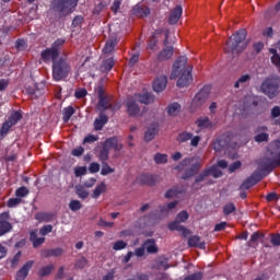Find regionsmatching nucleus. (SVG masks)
Wrapping results in <instances>:
<instances>
[{"label":"nucleus","instance_id":"7","mask_svg":"<svg viewBox=\"0 0 280 280\" xmlns=\"http://www.w3.org/2000/svg\"><path fill=\"white\" fill-rule=\"evenodd\" d=\"M110 150H114L115 152H121L124 150V144L117 140V138H109L103 143V148L100 151L98 159L102 161V163H105V161L108 159V154H110Z\"/></svg>","mask_w":280,"mask_h":280},{"label":"nucleus","instance_id":"43","mask_svg":"<svg viewBox=\"0 0 280 280\" xmlns=\"http://www.w3.org/2000/svg\"><path fill=\"white\" fill-rule=\"evenodd\" d=\"M115 173V168L110 167L107 163L103 162V166L101 170L102 176H108V174Z\"/></svg>","mask_w":280,"mask_h":280},{"label":"nucleus","instance_id":"20","mask_svg":"<svg viewBox=\"0 0 280 280\" xmlns=\"http://www.w3.org/2000/svg\"><path fill=\"white\" fill-rule=\"evenodd\" d=\"M141 112V108H139V105H137V101L133 98H128L127 101V113L130 117H135L139 115Z\"/></svg>","mask_w":280,"mask_h":280},{"label":"nucleus","instance_id":"19","mask_svg":"<svg viewBox=\"0 0 280 280\" xmlns=\"http://www.w3.org/2000/svg\"><path fill=\"white\" fill-rule=\"evenodd\" d=\"M163 36L165 37V31H163V28L156 30L149 40L148 48L154 49V47H156V43H159Z\"/></svg>","mask_w":280,"mask_h":280},{"label":"nucleus","instance_id":"15","mask_svg":"<svg viewBox=\"0 0 280 280\" xmlns=\"http://www.w3.org/2000/svg\"><path fill=\"white\" fill-rule=\"evenodd\" d=\"M137 183L139 185H149V187H154L159 183V177L152 174H140L137 177Z\"/></svg>","mask_w":280,"mask_h":280},{"label":"nucleus","instance_id":"23","mask_svg":"<svg viewBox=\"0 0 280 280\" xmlns=\"http://www.w3.org/2000/svg\"><path fill=\"white\" fill-rule=\"evenodd\" d=\"M135 100L136 102H140V104H152L154 102V95L151 93L136 94Z\"/></svg>","mask_w":280,"mask_h":280},{"label":"nucleus","instance_id":"41","mask_svg":"<svg viewBox=\"0 0 280 280\" xmlns=\"http://www.w3.org/2000/svg\"><path fill=\"white\" fill-rule=\"evenodd\" d=\"M73 113H75V109H73V107L69 106V107L65 108V112H63L65 124H67V121H69V119H71V117H73Z\"/></svg>","mask_w":280,"mask_h":280},{"label":"nucleus","instance_id":"34","mask_svg":"<svg viewBox=\"0 0 280 280\" xmlns=\"http://www.w3.org/2000/svg\"><path fill=\"white\" fill-rule=\"evenodd\" d=\"M167 113L171 115V117L176 116L178 113H180V105L178 103L171 104L168 106Z\"/></svg>","mask_w":280,"mask_h":280},{"label":"nucleus","instance_id":"36","mask_svg":"<svg viewBox=\"0 0 280 280\" xmlns=\"http://www.w3.org/2000/svg\"><path fill=\"white\" fill-rule=\"evenodd\" d=\"M154 162L158 165H163V164L167 163V154H165V153H156L154 155Z\"/></svg>","mask_w":280,"mask_h":280},{"label":"nucleus","instance_id":"61","mask_svg":"<svg viewBox=\"0 0 280 280\" xmlns=\"http://www.w3.org/2000/svg\"><path fill=\"white\" fill-rule=\"evenodd\" d=\"M207 176H209V171L205 170L199 176L196 177V185L197 183H202V180H205V178H207Z\"/></svg>","mask_w":280,"mask_h":280},{"label":"nucleus","instance_id":"52","mask_svg":"<svg viewBox=\"0 0 280 280\" xmlns=\"http://www.w3.org/2000/svg\"><path fill=\"white\" fill-rule=\"evenodd\" d=\"M98 226H102L103 229H113L115 226L114 222H107L104 219H100Z\"/></svg>","mask_w":280,"mask_h":280},{"label":"nucleus","instance_id":"10","mask_svg":"<svg viewBox=\"0 0 280 280\" xmlns=\"http://www.w3.org/2000/svg\"><path fill=\"white\" fill-rule=\"evenodd\" d=\"M97 95H98V104H97L98 110L110 109V110H113V113H115V110H117L115 108V106H113V103L110 102V96L106 95V92H104V89L98 88Z\"/></svg>","mask_w":280,"mask_h":280},{"label":"nucleus","instance_id":"11","mask_svg":"<svg viewBox=\"0 0 280 280\" xmlns=\"http://www.w3.org/2000/svg\"><path fill=\"white\" fill-rule=\"evenodd\" d=\"M170 38V31H165L164 32V47L158 55V60L160 62H165V60H170V58H172V56H174V47L172 46H167L170 45L168 42Z\"/></svg>","mask_w":280,"mask_h":280},{"label":"nucleus","instance_id":"1","mask_svg":"<svg viewBox=\"0 0 280 280\" xmlns=\"http://www.w3.org/2000/svg\"><path fill=\"white\" fill-rule=\"evenodd\" d=\"M194 67L187 65V57L180 56L178 57L171 72V80H177V86L179 89H185V86H189L191 82H194V77L191 75Z\"/></svg>","mask_w":280,"mask_h":280},{"label":"nucleus","instance_id":"32","mask_svg":"<svg viewBox=\"0 0 280 280\" xmlns=\"http://www.w3.org/2000/svg\"><path fill=\"white\" fill-rule=\"evenodd\" d=\"M248 82H250L249 74H244L234 83V89H244Z\"/></svg>","mask_w":280,"mask_h":280},{"label":"nucleus","instance_id":"6","mask_svg":"<svg viewBox=\"0 0 280 280\" xmlns=\"http://www.w3.org/2000/svg\"><path fill=\"white\" fill-rule=\"evenodd\" d=\"M177 170H179V172H184L183 178L185 180L187 178H191V176L200 170V163L194 158H188L180 162Z\"/></svg>","mask_w":280,"mask_h":280},{"label":"nucleus","instance_id":"18","mask_svg":"<svg viewBox=\"0 0 280 280\" xmlns=\"http://www.w3.org/2000/svg\"><path fill=\"white\" fill-rule=\"evenodd\" d=\"M166 86H167V77L165 75L159 77L153 82V91H155V93H161L162 91H165Z\"/></svg>","mask_w":280,"mask_h":280},{"label":"nucleus","instance_id":"40","mask_svg":"<svg viewBox=\"0 0 280 280\" xmlns=\"http://www.w3.org/2000/svg\"><path fill=\"white\" fill-rule=\"evenodd\" d=\"M22 115H21V113H19V112H14L10 117H9V122H11L12 124V126H16V124H19V121H21V119H22Z\"/></svg>","mask_w":280,"mask_h":280},{"label":"nucleus","instance_id":"16","mask_svg":"<svg viewBox=\"0 0 280 280\" xmlns=\"http://www.w3.org/2000/svg\"><path fill=\"white\" fill-rule=\"evenodd\" d=\"M159 135V122H151L145 131H144V141L150 143V141H154V138Z\"/></svg>","mask_w":280,"mask_h":280},{"label":"nucleus","instance_id":"57","mask_svg":"<svg viewBox=\"0 0 280 280\" xmlns=\"http://www.w3.org/2000/svg\"><path fill=\"white\" fill-rule=\"evenodd\" d=\"M184 280H202V272H195L190 276H187Z\"/></svg>","mask_w":280,"mask_h":280},{"label":"nucleus","instance_id":"49","mask_svg":"<svg viewBox=\"0 0 280 280\" xmlns=\"http://www.w3.org/2000/svg\"><path fill=\"white\" fill-rule=\"evenodd\" d=\"M27 194H30V190H27L26 187H20L15 191V196L18 198H25V196H27Z\"/></svg>","mask_w":280,"mask_h":280},{"label":"nucleus","instance_id":"14","mask_svg":"<svg viewBox=\"0 0 280 280\" xmlns=\"http://www.w3.org/2000/svg\"><path fill=\"white\" fill-rule=\"evenodd\" d=\"M279 166H280V152L278 153L276 160H271V159L262 160L259 164V170L261 172H267V174H270V172H272L275 167H279Z\"/></svg>","mask_w":280,"mask_h":280},{"label":"nucleus","instance_id":"31","mask_svg":"<svg viewBox=\"0 0 280 280\" xmlns=\"http://www.w3.org/2000/svg\"><path fill=\"white\" fill-rule=\"evenodd\" d=\"M133 14L143 19V16H148V14H150V8L147 5H137L133 9Z\"/></svg>","mask_w":280,"mask_h":280},{"label":"nucleus","instance_id":"47","mask_svg":"<svg viewBox=\"0 0 280 280\" xmlns=\"http://www.w3.org/2000/svg\"><path fill=\"white\" fill-rule=\"evenodd\" d=\"M235 209L236 208L234 203H226L223 206V213L224 215H231V213H234Z\"/></svg>","mask_w":280,"mask_h":280},{"label":"nucleus","instance_id":"54","mask_svg":"<svg viewBox=\"0 0 280 280\" xmlns=\"http://www.w3.org/2000/svg\"><path fill=\"white\" fill-rule=\"evenodd\" d=\"M268 133L262 132L255 137V141H257V143H264V141H268Z\"/></svg>","mask_w":280,"mask_h":280},{"label":"nucleus","instance_id":"45","mask_svg":"<svg viewBox=\"0 0 280 280\" xmlns=\"http://www.w3.org/2000/svg\"><path fill=\"white\" fill-rule=\"evenodd\" d=\"M12 124L10 121H5L1 129H0V137H5V135H8V132H10V128H12Z\"/></svg>","mask_w":280,"mask_h":280},{"label":"nucleus","instance_id":"56","mask_svg":"<svg viewBox=\"0 0 280 280\" xmlns=\"http://www.w3.org/2000/svg\"><path fill=\"white\" fill-rule=\"evenodd\" d=\"M86 89H78L74 93V97H77V100H82V97H86Z\"/></svg>","mask_w":280,"mask_h":280},{"label":"nucleus","instance_id":"60","mask_svg":"<svg viewBox=\"0 0 280 280\" xmlns=\"http://www.w3.org/2000/svg\"><path fill=\"white\" fill-rule=\"evenodd\" d=\"M18 205H21V199H20V198H11V199H9V201H8V207H9V208H14V207H16Z\"/></svg>","mask_w":280,"mask_h":280},{"label":"nucleus","instance_id":"3","mask_svg":"<svg viewBox=\"0 0 280 280\" xmlns=\"http://www.w3.org/2000/svg\"><path fill=\"white\" fill-rule=\"evenodd\" d=\"M79 1L80 0H54L51 9L54 12H57L59 16H67L75 11Z\"/></svg>","mask_w":280,"mask_h":280},{"label":"nucleus","instance_id":"17","mask_svg":"<svg viewBox=\"0 0 280 280\" xmlns=\"http://www.w3.org/2000/svg\"><path fill=\"white\" fill-rule=\"evenodd\" d=\"M34 266V260L26 261L23 267L16 272L15 280H24L27 279L30 275V270H32Z\"/></svg>","mask_w":280,"mask_h":280},{"label":"nucleus","instance_id":"50","mask_svg":"<svg viewBox=\"0 0 280 280\" xmlns=\"http://www.w3.org/2000/svg\"><path fill=\"white\" fill-rule=\"evenodd\" d=\"M126 246H128V243H126L124 241H117L116 243H114L113 249L114 250H124V248H126Z\"/></svg>","mask_w":280,"mask_h":280},{"label":"nucleus","instance_id":"48","mask_svg":"<svg viewBox=\"0 0 280 280\" xmlns=\"http://www.w3.org/2000/svg\"><path fill=\"white\" fill-rule=\"evenodd\" d=\"M113 49H115V40L110 39L105 44V46L103 48V52L110 54V51H113Z\"/></svg>","mask_w":280,"mask_h":280},{"label":"nucleus","instance_id":"53","mask_svg":"<svg viewBox=\"0 0 280 280\" xmlns=\"http://www.w3.org/2000/svg\"><path fill=\"white\" fill-rule=\"evenodd\" d=\"M86 174V168L85 166H79L74 168V176L79 178V176H84Z\"/></svg>","mask_w":280,"mask_h":280},{"label":"nucleus","instance_id":"4","mask_svg":"<svg viewBox=\"0 0 280 280\" xmlns=\"http://www.w3.org/2000/svg\"><path fill=\"white\" fill-rule=\"evenodd\" d=\"M65 38L55 40L49 48L42 51V60L44 62H52V65L54 62H58L56 59L60 56V49L65 47Z\"/></svg>","mask_w":280,"mask_h":280},{"label":"nucleus","instance_id":"39","mask_svg":"<svg viewBox=\"0 0 280 280\" xmlns=\"http://www.w3.org/2000/svg\"><path fill=\"white\" fill-rule=\"evenodd\" d=\"M104 191H106V184L102 183L101 185L95 187L93 191V198H100V196H102Z\"/></svg>","mask_w":280,"mask_h":280},{"label":"nucleus","instance_id":"24","mask_svg":"<svg viewBox=\"0 0 280 280\" xmlns=\"http://www.w3.org/2000/svg\"><path fill=\"white\" fill-rule=\"evenodd\" d=\"M188 245L194 248H201L203 250L206 243L200 240V236L195 235L188 238Z\"/></svg>","mask_w":280,"mask_h":280},{"label":"nucleus","instance_id":"59","mask_svg":"<svg viewBox=\"0 0 280 280\" xmlns=\"http://www.w3.org/2000/svg\"><path fill=\"white\" fill-rule=\"evenodd\" d=\"M129 280H150V276L148 273H137L133 278H129Z\"/></svg>","mask_w":280,"mask_h":280},{"label":"nucleus","instance_id":"28","mask_svg":"<svg viewBox=\"0 0 280 280\" xmlns=\"http://www.w3.org/2000/svg\"><path fill=\"white\" fill-rule=\"evenodd\" d=\"M196 126L199 130H205L207 128H211L212 124L209 117H200L196 120Z\"/></svg>","mask_w":280,"mask_h":280},{"label":"nucleus","instance_id":"9","mask_svg":"<svg viewBox=\"0 0 280 280\" xmlns=\"http://www.w3.org/2000/svg\"><path fill=\"white\" fill-rule=\"evenodd\" d=\"M260 89L262 93H265V95H268L270 100H273V97H277V95H279V83L272 78H267L262 82Z\"/></svg>","mask_w":280,"mask_h":280},{"label":"nucleus","instance_id":"13","mask_svg":"<svg viewBox=\"0 0 280 280\" xmlns=\"http://www.w3.org/2000/svg\"><path fill=\"white\" fill-rule=\"evenodd\" d=\"M178 143H187V141H190V145L192 148H198V144L200 143V137L194 136L191 132L182 131L177 136Z\"/></svg>","mask_w":280,"mask_h":280},{"label":"nucleus","instance_id":"21","mask_svg":"<svg viewBox=\"0 0 280 280\" xmlns=\"http://www.w3.org/2000/svg\"><path fill=\"white\" fill-rule=\"evenodd\" d=\"M180 16H183V7L176 5L174 10L171 12L168 23L171 25H176L178 23Z\"/></svg>","mask_w":280,"mask_h":280},{"label":"nucleus","instance_id":"35","mask_svg":"<svg viewBox=\"0 0 280 280\" xmlns=\"http://www.w3.org/2000/svg\"><path fill=\"white\" fill-rule=\"evenodd\" d=\"M12 230V224L7 221H0V236L5 235V233H9V231Z\"/></svg>","mask_w":280,"mask_h":280},{"label":"nucleus","instance_id":"58","mask_svg":"<svg viewBox=\"0 0 280 280\" xmlns=\"http://www.w3.org/2000/svg\"><path fill=\"white\" fill-rule=\"evenodd\" d=\"M89 172L90 174H97V172H100V164L97 162L91 163Z\"/></svg>","mask_w":280,"mask_h":280},{"label":"nucleus","instance_id":"44","mask_svg":"<svg viewBox=\"0 0 280 280\" xmlns=\"http://www.w3.org/2000/svg\"><path fill=\"white\" fill-rule=\"evenodd\" d=\"M88 266H89V260H86V258L82 257L77 260L74 268H77L78 270H82V269L86 268Z\"/></svg>","mask_w":280,"mask_h":280},{"label":"nucleus","instance_id":"29","mask_svg":"<svg viewBox=\"0 0 280 280\" xmlns=\"http://www.w3.org/2000/svg\"><path fill=\"white\" fill-rule=\"evenodd\" d=\"M107 122H108V116L101 114L100 117L96 118L94 121L95 130H102Z\"/></svg>","mask_w":280,"mask_h":280},{"label":"nucleus","instance_id":"5","mask_svg":"<svg viewBox=\"0 0 280 280\" xmlns=\"http://www.w3.org/2000/svg\"><path fill=\"white\" fill-rule=\"evenodd\" d=\"M71 73V65L67 59H58L52 63V78L56 82H60V80H65L67 75Z\"/></svg>","mask_w":280,"mask_h":280},{"label":"nucleus","instance_id":"42","mask_svg":"<svg viewBox=\"0 0 280 280\" xmlns=\"http://www.w3.org/2000/svg\"><path fill=\"white\" fill-rule=\"evenodd\" d=\"M75 191H77V196H79V198H81L82 200H85V198H89V191H86L84 187L77 186Z\"/></svg>","mask_w":280,"mask_h":280},{"label":"nucleus","instance_id":"30","mask_svg":"<svg viewBox=\"0 0 280 280\" xmlns=\"http://www.w3.org/2000/svg\"><path fill=\"white\" fill-rule=\"evenodd\" d=\"M113 67H115V60H113V58H108L102 62L100 70L102 73H108Z\"/></svg>","mask_w":280,"mask_h":280},{"label":"nucleus","instance_id":"37","mask_svg":"<svg viewBox=\"0 0 280 280\" xmlns=\"http://www.w3.org/2000/svg\"><path fill=\"white\" fill-rule=\"evenodd\" d=\"M206 172H208V176H213V178H220V176H222V171H220L218 166L207 168Z\"/></svg>","mask_w":280,"mask_h":280},{"label":"nucleus","instance_id":"33","mask_svg":"<svg viewBox=\"0 0 280 280\" xmlns=\"http://www.w3.org/2000/svg\"><path fill=\"white\" fill-rule=\"evenodd\" d=\"M42 255L43 257H60L62 255V248L46 249Z\"/></svg>","mask_w":280,"mask_h":280},{"label":"nucleus","instance_id":"2","mask_svg":"<svg viewBox=\"0 0 280 280\" xmlns=\"http://www.w3.org/2000/svg\"><path fill=\"white\" fill-rule=\"evenodd\" d=\"M246 47H248V42H246V30L242 28L229 38L224 51L232 56H240Z\"/></svg>","mask_w":280,"mask_h":280},{"label":"nucleus","instance_id":"12","mask_svg":"<svg viewBox=\"0 0 280 280\" xmlns=\"http://www.w3.org/2000/svg\"><path fill=\"white\" fill-rule=\"evenodd\" d=\"M211 92L210 86H205L203 89L200 90L199 93L195 95L191 102V108L196 110V108H200L205 102H207L209 97V93Z\"/></svg>","mask_w":280,"mask_h":280},{"label":"nucleus","instance_id":"64","mask_svg":"<svg viewBox=\"0 0 280 280\" xmlns=\"http://www.w3.org/2000/svg\"><path fill=\"white\" fill-rule=\"evenodd\" d=\"M102 280H115V271L114 270H110L108 271Z\"/></svg>","mask_w":280,"mask_h":280},{"label":"nucleus","instance_id":"38","mask_svg":"<svg viewBox=\"0 0 280 280\" xmlns=\"http://www.w3.org/2000/svg\"><path fill=\"white\" fill-rule=\"evenodd\" d=\"M54 271V265L44 266L39 269L38 275L39 277H48L50 272Z\"/></svg>","mask_w":280,"mask_h":280},{"label":"nucleus","instance_id":"22","mask_svg":"<svg viewBox=\"0 0 280 280\" xmlns=\"http://www.w3.org/2000/svg\"><path fill=\"white\" fill-rule=\"evenodd\" d=\"M178 206V201H171L166 206H162L159 208L158 211H160L159 218H165V215H168L172 209H176Z\"/></svg>","mask_w":280,"mask_h":280},{"label":"nucleus","instance_id":"27","mask_svg":"<svg viewBox=\"0 0 280 280\" xmlns=\"http://www.w3.org/2000/svg\"><path fill=\"white\" fill-rule=\"evenodd\" d=\"M257 183H259V176L252 175L241 185V189H250V187H254Z\"/></svg>","mask_w":280,"mask_h":280},{"label":"nucleus","instance_id":"62","mask_svg":"<svg viewBox=\"0 0 280 280\" xmlns=\"http://www.w3.org/2000/svg\"><path fill=\"white\" fill-rule=\"evenodd\" d=\"M97 139V136L90 135L84 138L83 143H95Z\"/></svg>","mask_w":280,"mask_h":280},{"label":"nucleus","instance_id":"25","mask_svg":"<svg viewBox=\"0 0 280 280\" xmlns=\"http://www.w3.org/2000/svg\"><path fill=\"white\" fill-rule=\"evenodd\" d=\"M144 250L149 254L159 253V247L156 246V242L154 238H149L143 243Z\"/></svg>","mask_w":280,"mask_h":280},{"label":"nucleus","instance_id":"63","mask_svg":"<svg viewBox=\"0 0 280 280\" xmlns=\"http://www.w3.org/2000/svg\"><path fill=\"white\" fill-rule=\"evenodd\" d=\"M271 244H273V246H280V234L271 236Z\"/></svg>","mask_w":280,"mask_h":280},{"label":"nucleus","instance_id":"55","mask_svg":"<svg viewBox=\"0 0 280 280\" xmlns=\"http://www.w3.org/2000/svg\"><path fill=\"white\" fill-rule=\"evenodd\" d=\"M37 220H40L42 222H49V220H51V214L49 213H38L36 215Z\"/></svg>","mask_w":280,"mask_h":280},{"label":"nucleus","instance_id":"51","mask_svg":"<svg viewBox=\"0 0 280 280\" xmlns=\"http://www.w3.org/2000/svg\"><path fill=\"white\" fill-rule=\"evenodd\" d=\"M51 231H54V226L52 225H44L40 230H39V235H42L43 237H45V235H48V233H51Z\"/></svg>","mask_w":280,"mask_h":280},{"label":"nucleus","instance_id":"46","mask_svg":"<svg viewBox=\"0 0 280 280\" xmlns=\"http://www.w3.org/2000/svg\"><path fill=\"white\" fill-rule=\"evenodd\" d=\"M70 211H80L82 209V203L80 200H71L69 203Z\"/></svg>","mask_w":280,"mask_h":280},{"label":"nucleus","instance_id":"8","mask_svg":"<svg viewBox=\"0 0 280 280\" xmlns=\"http://www.w3.org/2000/svg\"><path fill=\"white\" fill-rule=\"evenodd\" d=\"M187 220H189V213L183 210L177 214L175 221L168 224L170 231H178L182 233V235H184V237H187V235H189V230L180 225V223L187 222Z\"/></svg>","mask_w":280,"mask_h":280},{"label":"nucleus","instance_id":"26","mask_svg":"<svg viewBox=\"0 0 280 280\" xmlns=\"http://www.w3.org/2000/svg\"><path fill=\"white\" fill-rule=\"evenodd\" d=\"M30 240L33 242L34 248H38V246L45 244V237H38V230L31 232Z\"/></svg>","mask_w":280,"mask_h":280}]
</instances>
